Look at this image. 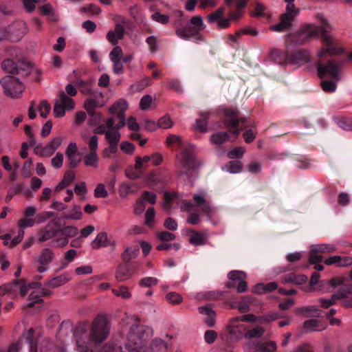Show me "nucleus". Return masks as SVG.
<instances>
[{
	"mask_svg": "<svg viewBox=\"0 0 352 352\" xmlns=\"http://www.w3.org/2000/svg\"><path fill=\"white\" fill-rule=\"evenodd\" d=\"M109 332L110 325L105 316H96L89 327L80 324L74 331L76 349L79 352H93L107 340Z\"/></svg>",
	"mask_w": 352,
	"mask_h": 352,
	"instance_id": "nucleus-1",
	"label": "nucleus"
},
{
	"mask_svg": "<svg viewBox=\"0 0 352 352\" xmlns=\"http://www.w3.org/2000/svg\"><path fill=\"white\" fill-rule=\"evenodd\" d=\"M126 323L130 327L124 344L125 349L129 352H139L153 337V329L149 326L141 324L134 317L128 318Z\"/></svg>",
	"mask_w": 352,
	"mask_h": 352,
	"instance_id": "nucleus-2",
	"label": "nucleus"
},
{
	"mask_svg": "<svg viewBox=\"0 0 352 352\" xmlns=\"http://www.w3.org/2000/svg\"><path fill=\"white\" fill-rule=\"evenodd\" d=\"M34 329L30 328L28 331L26 338L21 337L12 342L8 349V352L28 351V352H44L54 350V344L50 338H43L40 342L34 340Z\"/></svg>",
	"mask_w": 352,
	"mask_h": 352,
	"instance_id": "nucleus-3",
	"label": "nucleus"
},
{
	"mask_svg": "<svg viewBox=\"0 0 352 352\" xmlns=\"http://www.w3.org/2000/svg\"><path fill=\"white\" fill-rule=\"evenodd\" d=\"M224 113V123L230 128L231 132L237 136L240 131L245 129V131L243 134V138L246 143L252 142L256 135V131L253 128L248 129V126L241 123H244L247 121L246 118H238L239 111L236 109L226 108L223 110Z\"/></svg>",
	"mask_w": 352,
	"mask_h": 352,
	"instance_id": "nucleus-4",
	"label": "nucleus"
},
{
	"mask_svg": "<svg viewBox=\"0 0 352 352\" xmlns=\"http://www.w3.org/2000/svg\"><path fill=\"white\" fill-rule=\"evenodd\" d=\"M316 19L320 23V34L322 41L324 44H327V52L329 56H339L344 52V48L334 45L337 41L331 34L333 26L329 23L327 18L322 13L316 14Z\"/></svg>",
	"mask_w": 352,
	"mask_h": 352,
	"instance_id": "nucleus-5",
	"label": "nucleus"
},
{
	"mask_svg": "<svg viewBox=\"0 0 352 352\" xmlns=\"http://www.w3.org/2000/svg\"><path fill=\"white\" fill-rule=\"evenodd\" d=\"M287 3L285 12L280 16L278 23L272 25L270 30L283 32L292 29L293 22L300 13V10L294 4V0H284Z\"/></svg>",
	"mask_w": 352,
	"mask_h": 352,
	"instance_id": "nucleus-6",
	"label": "nucleus"
},
{
	"mask_svg": "<svg viewBox=\"0 0 352 352\" xmlns=\"http://www.w3.org/2000/svg\"><path fill=\"white\" fill-rule=\"evenodd\" d=\"M0 83L5 95L13 99L21 98L25 89L23 83L18 78L10 75L3 77L0 80Z\"/></svg>",
	"mask_w": 352,
	"mask_h": 352,
	"instance_id": "nucleus-7",
	"label": "nucleus"
},
{
	"mask_svg": "<svg viewBox=\"0 0 352 352\" xmlns=\"http://www.w3.org/2000/svg\"><path fill=\"white\" fill-rule=\"evenodd\" d=\"M342 65V62H336L333 60H329L325 64L318 62L316 64L318 75L320 78L329 76L335 81H340Z\"/></svg>",
	"mask_w": 352,
	"mask_h": 352,
	"instance_id": "nucleus-8",
	"label": "nucleus"
},
{
	"mask_svg": "<svg viewBox=\"0 0 352 352\" xmlns=\"http://www.w3.org/2000/svg\"><path fill=\"white\" fill-rule=\"evenodd\" d=\"M197 168L198 164L196 162L192 148L185 149L182 153L181 160L178 165V175H189Z\"/></svg>",
	"mask_w": 352,
	"mask_h": 352,
	"instance_id": "nucleus-9",
	"label": "nucleus"
},
{
	"mask_svg": "<svg viewBox=\"0 0 352 352\" xmlns=\"http://www.w3.org/2000/svg\"><path fill=\"white\" fill-rule=\"evenodd\" d=\"M74 100L68 96L64 91L58 94V98L55 100L54 106V114L56 118H62L65 115L66 111L74 109Z\"/></svg>",
	"mask_w": 352,
	"mask_h": 352,
	"instance_id": "nucleus-10",
	"label": "nucleus"
},
{
	"mask_svg": "<svg viewBox=\"0 0 352 352\" xmlns=\"http://www.w3.org/2000/svg\"><path fill=\"white\" fill-rule=\"evenodd\" d=\"M103 98L102 93L96 94L94 97L88 98L84 102V107L89 116L92 117L96 122H100L102 116L95 111L96 108L102 107L106 104V101L100 100Z\"/></svg>",
	"mask_w": 352,
	"mask_h": 352,
	"instance_id": "nucleus-11",
	"label": "nucleus"
},
{
	"mask_svg": "<svg viewBox=\"0 0 352 352\" xmlns=\"http://www.w3.org/2000/svg\"><path fill=\"white\" fill-rule=\"evenodd\" d=\"M320 29L314 24H306L302 28L293 34V41L299 44H303L309 41L314 37L318 36Z\"/></svg>",
	"mask_w": 352,
	"mask_h": 352,
	"instance_id": "nucleus-12",
	"label": "nucleus"
},
{
	"mask_svg": "<svg viewBox=\"0 0 352 352\" xmlns=\"http://www.w3.org/2000/svg\"><path fill=\"white\" fill-rule=\"evenodd\" d=\"M8 33V39L12 41H19L28 32V28L24 21H17L6 29Z\"/></svg>",
	"mask_w": 352,
	"mask_h": 352,
	"instance_id": "nucleus-13",
	"label": "nucleus"
},
{
	"mask_svg": "<svg viewBox=\"0 0 352 352\" xmlns=\"http://www.w3.org/2000/svg\"><path fill=\"white\" fill-rule=\"evenodd\" d=\"M185 21L183 19H179L174 23L176 34L184 40H190L192 36L197 35L199 32L192 26L190 23L184 25Z\"/></svg>",
	"mask_w": 352,
	"mask_h": 352,
	"instance_id": "nucleus-14",
	"label": "nucleus"
},
{
	"mask_svg": "<svg viewBox=\"0 0 352 352\" xmlns=\"http://www.w3.org/2000/svg\"><path fill=\"white\" fill-rule=\"evenodd\" d=\"M193 200L195 206L200 208L209 219L214 214V209L210 206V201L207 199V193L205 191L195 194Z\"/></svg>",
	"mask_w": 352,
	"mask_h": 352,
	"instance_id": "nucleus-15",
	"label": "nucleus"
},
{
	"mask_svg": "<svg viewBox=\"0 0 352 352\" xmlns=\"http://www.w3.org/2000/svg\"><path fill=\"white\" fill-rule=\"evenodd\" d=\"M54 223L50 222L38 231V241L39 242H45L53 239L59 232L55 229Z\"/></svg>",
	"mask_w": 352,
	"mask_h": 352,
	"instance_id": "nucleus-16",
	"label": "nucleus"
},
{
	"mask_svg": "<svg viewBox=\"0 0 352 352\" xmlns=\"http://www.w3.org/2000/svg\"><path fill=\"white\" fill-rule=\"evenodd\" d=\"M198 311L200 314L205 316L204 320L208 327L214 326L216 314L210 304L199 307Z\"/></svg>",
	"mask_w": 352,
	"mask_h": 352,
	"instance_id": "nucleus-17",
	"label": "nucleus"
},
{
	"mask_svg": "<svg viewBox=\"0 0 352 352\" xmlns=\"http://www.w3.org/2000/svg\"><path fill=\"white\" fill-rule=\"evenodd\" d=\"M290 59L291 63L301 65L310 62L311 54L307 50H297L290 56Z\"/></svg>",
	"mask_w": 352,
	"mask_h": 352,
	"instance_id": "nucleus-18",
	"label": "nucleus"
},
{
	"mask_svg": "<svg viewBox=\"0 0 352 352\" xmlns=\"http://www.w3.org/2000/svg\"><path fill=\"white\" fill-rule=\"evenodd\" d=\"M128 109V104L126 100L124 99H120L113 104L109 107V112L117 116L118 118H120L122 115L125 116V111Z\"/></svg>",
	"mask_w": 352,
	"mask_h": 352,
	"instance_id": "nucleus-19",
	"label": "nucleus"
},
{
	"mask_svg": "<svg viewBox=\"0 0 352 352\" xmlns=\"http://www.w3.org/2000/svg\"><path fill=\"white\" fill-rule=\"evenodd\" d=\"M208 240L206 232L192 230L189 234V242L196 246L206 244Z\"/></svg>",
	"mask_w": 352,
	"mask_h": 352,
	"instance_id": "nucleus-20",
	"label": "nucleus"
},
{
	"mask_svg": "<svg viewBox=\"0 0 352 352\" xmlns=\"http://www.w3.org/2000/svg\"><path fill=\"white\" fill-rule=\"evenodd\" d=\"M54 256V252L52 248H43L37 258V262L40 265H48L53 261Z\"/></svg>",
	"mask_w": 352,
	"mask_h": 352,
	"instance_id": "nucleus-21",
	"label": "nucleus"
},
{
	"mask_svg": "<svg viewBox=\"0 0 352 352\" xmlns=\"http://www.w3.org/2000/svg\"><path fill=\"white\" fill-rule=\"evenodd\" d=\"M296 312L300 315H302L305 317H321V311L318 309L317 306L315 305H309L300 307L296 309Z\"/></svg>",
	"mask_w": 352,
	"mask_h": 352,
	"instance_id": "nucleus-22",
	"label": "nucleus"
},
{
	"mask_svg": "<svg viewBox=\"0 0 352 352\" xmlns=\"http://www.w3.org/2000/svg\"><path fill=\"white\" fill-rule=\"evenodd\" d=\"M210 115V111L201 112L199 113L200 118L195 120V129L202 133L208 131V120Z\"/></svg>",
	"mask_w": 352,
	"mask_h": 352,
	"instance_id": "nucleus-23",
	"label": "nucleus"
},
{
	"mask_svg": "<svg viewBox=\"0 0 352 352\" xmlns=\"http://www.w3.org/2000/svg\"><path fill=\"white\" fill-rule=\"evenodd\" d=\"M77 87H78L80 91L85 95H94V92L92 89V82L91 80H83L82 79H77L74 82Z\"/></svg>",
	"mask_w": 352,
	"mask_h": 352,
	"instance_id": "nucleus-24",
	"label": "nucleus"
},
{
	"mask_svg": "<svg viewBox=\"0 0 352 352\" xmlns=\"http://www.w3.org/2000/svg\"><path fill=\"white\" fill-rule=\"evenodd\" d=\"M307 280V277L305 275H296L294 274H286L281 278L283 283H293L295 285H302Z\"/></svg>",
	"mask_w": 352,
	"mask_h": 352,
	"instance_id": "nucleus-25",
	"label": "nucleus"
},
{
	"mask_svg": "<svg viewBox=\"0 0 352 352\" xmlns=\"http://www.w3.org/2000/svg\"><path fill=\"white\" fill-rule=\"evenodd\" d=\"M63 137L54 138L50 142H49L45 146V154L46 157L52 155L56 150L60 146L63 142Z\"/></svg>",
	"mask_w": 352,
	"mask_h": 352,
	"instance_id": "nucleus-26",
	"label": "nucleus"
},
{
	"mask_svg": "<svg viewBox=\"0 0 352 352\" xmlns=\"http://www.w3.org/2000/svg\"><path fill=\"white\" fill-rule=\"evenodd\" d=\"M70 279L71 278L68 274H63L50 280L47 283V285L53 288L58 287L65 285L69 282Z\"/></svg>",
	"mask_w": 352,
	"mask_h": 352,
	"instance_id": "nucleus-27",
	"label": "nucleus"
},
{
	"mask_svg": "<svg viewBox=\"0 0 352 352\" xmlns=\"http://www.w3.org/2000/svg\"><path fill=\"white\" fill-rule=\"evenodd\" d=\"M272 56L279 64L291 63L290 56H288L287 52L285 51L274 50L272 52Z\"/></svg>",
	"mask_w": 352,
	"mask_h": 352,
	"instance_id": "nucleus-28",
	"label": "nucleus"
},
{
	"mask_svg": "<svg viewBox=\"0 0 352 352\" xmlns=\"http://www.w3.org/2000/svg\"><path fill=\"white\" fill-rule=\"evenodd\" d=\"M92 248L96 250L101 247H106L108 245L107 234L105 232L99 233L94 240L91 242Z\"/></svg>",
	"mask_w": 352,
	"mask_h": 352,
	"instance_id": "nucleus-29",
	"label": "nucleus"
},
{
	"mask_svg": "<svg viewBox=\"0 0 352 352\" xmlns=\"http://www.w3.org/2000/svg\"><path fill=\"white\" fill-rule=\"evenodd\" d=\"M99 162V157L97 152H89L86 154L84 157V163L85 166L98 168Z\"/></svg>",
	"mask_w": 352,
	"mask_h": 352,
	"instance_id": "nucleus-30",
	"label": "nucleus"
},
{
	"mask_svg": "<svg viewBox=\"0 0 352 352\" xmlns=\"http://www.w3.org/2000/svg\"><path fill=\"white\" fill-rule=\"evenodd\" d=\"M150 157L149 155H145L143 157H136L135 168L138 172H141L143 170L147 168L149 166Z\"/></svg>",
	"mask_w": 352,
	"mask_h": 352,
	"instance_id": "nucleus-31",
	"label": "nucleus"
},
{
	"mask_svg": "<svg viewBox=\"0 0 352 352\" xmlns=\"http://www.w3.org/2000/svg\"><path fill=\"white\" fill-rule=\"evenodd\" d=\"M340 300V299L337 292L331 295V298L329 299L324 298L318 299V302L320 303V306L324 309H327L332 305H336Z\"/></svg>",
	"mask_w": 352,
	"mask_h": 352,
	"instance_id": "nucleus-32",
	"label": "nucleus"
},
{
	"mask_svg": "<svg viewBox=\"0 0 352 352\" xmlns=\"http://www.w3.org/2000/svg\"><path fill=\"white\" fill-rule=\"evenodd\" d=\"M17 65L11 59H6L1 63L2 69L13 75L19 72V71H17Z\"/></svg>",
	"mask_w": 352,
	"mask_h": 352,
	"instance_id": "nucleus-33",
	"label": "nucleus"
},
{
	"mask_svg": "<svg viewBox=\"0 0 352 352\" xmlns=\"http://www.w3.org/2000/svg\"><path fill=\"white\" fill-rule=\"evenodd\" d=\"M131 276L129 268L126 265H120L117 268L116 278L119 281H124Z\"/></svg>",
	"mask_w": 352,
	"mask_h": 352,
	"instance_id": "nucleus-34",
	"label": "nucleus"
},
{
	"mask_svg": "<svg viewBox=\"0 0 352 352\" xmlns=\"http://www.w3.org/2000/svg\"><path fill=\"white\" fill-rule=\"evenodd\" d=\"M82 213L80 207L77 205H74L69 211V214H66L63 216V219L80 220L82 218Z\"/></svg>",
	"mask_w": 352,
	"mask_h": 352,
	"instance_id": "nucleus-35",
	"label": "nucleus"
},
{
	"mask_svg": "<svg viewBox=\"0 0 352 352\" xmlns=\"http://www.w3.org/2000/svg\"><path fill=\"white\" fill-rule=\"evenodd\" d=\"M139 254L138 247H130L127 248L125 251L122 254V258L128 262L131 259H133L138 256Z\"/></svg>",
	"mask_w": 352,
	"mask_h": 352,
	"instance_id": "nucleus-36",
	"label": "nucleus"
},
{
	"mask_svg": "<svg viewBox=\"0 0 352 352\" xmlns=\"http://www.w3.org/2000/svg\"><path fill=\"white\" fill-rule=\"evenodd\" d=\"M229 135L227 132H219L214 133L210 137V141L213 144L220 145L228 141Z\"/></svg>",
	"mask_w": 352,
	"mask_h": 352,
	"instance_id": "nucleus-37",
	"label": "nucleus"
},
{
	"mask_svg": "<svg viewBox=\"0 0 352 352\" xmlns=\"http://www.w3.org/2000/svg\"><path fill=\"white\" fill-rule=\"evenodd\" d=\"M265 333V329L262 327L252 328L245 333L244 337L247 339L260 338Z\"/></svg>",
	"mask_w": 352,
	"mask_h": 352,
	"instance_id": "nucleus-38",
	"label": "nucleus"
},
{
	"mask_svg": "<svg viewBox=\"0 0 352 352\" xmlns=\"http://www.w3.org/2000/svg\"><path fill=\"white\" fill-rule=\"evenodd\" d=\"M224 12L225 8L223 7L219 8L217 10L208 16V22L217 24L223 18Z\"/></svg>",
	"mask_w": 352,
	"mask_h": 352,
	"instance_id": "nucleus-39",
	"label": "nucleus"
},
{
	"mask_svg": "<svg viewBox=\"0 0 352 352\" xmlns=\"http://www.w3.org/2000/svg\"><path fill=\"white\" fill-rule=\"evenodd\" d=\"M150 349L152 351H164L168 350V346L163 340L155 338L151 343Z\"/></svg>",
	"mask_w": 352,
	"mask_h": 352,
	"instance_id": "nucleus-40",
	"label": "nucleus"
},
{
	"mask_svg": "<svg viewBox=\"0 0 352 352\" xmlns=\"http://www.w3.org/2000/svg\"><path fill=\"white\" fill-rule=\"evenodd\" d=\"M121 138V134L118 130H108L105 135V138L109 144H118Z\"/></svg>",
	"mask_w": 352,
	"mask_h": 352,
	"instance_id": "nucleus-41",
	"label": "nucleus"
},
{
	"mask_svg": "<svg viewBox=\"0 0 352 352\" xmlns=\"http://www.w3.org/2000/svg\"><path fill=\"white\" fill-rule=\"evenodd\" d=\"M322 261V256L316 251V248L312 245L310 248L309 252V262L311 264H318Z\"/></svg>",
	"mask_w": 352,
	"mask_h": 352,
	"instance_id": "nucleus-42",
	"label": "nucleus"
},
{
	"mask_svg": "<svg viewBox=\"0 0 352 352\" xmlns=\"http://www.w3.org/2000/svg\"><path fill=\"white\" fill-rule=\"evenodd\" d=\"M320 321L316 319H310L305 321L303 327L305 330L309 331H321L323 329L320 328Z\"/></svg>",
	"mask_w": 352,
	"mask_h": 352,
	"instance_id": "nucleus-43",
	"label": "nucleus"
},
{
	"mask_svg": "<svg viewBox=\"0 0 352 352\" xmlns=\"http://www.w3.org/2000/svg\"><path fill=\"white\" fill-rule=\"evenodd\" d=\"M17 66V71H19V72L15 74H19L23 76H27L30 74L33 69L30 63L27 62H21Z\"/></svg>",
	"mask_w": 352,
	"mask_h": 352,
	"instance_id": "nucleus-44",
	"label": "nucleus"
},
{
	"mask_svg": "<svg viewBox=\"0 0 352 352\" xmlns=\"http://www.w3.org/2000/svg\"><path fill=\"white\" fill-rule=\"evenodd\" d=\"M29 300H31L26 305L28 308H32L36 303H41L43 302L42 294L40 291H34L29 296Z\"/></svg>",
	"mask_w": 352,
	"mask_h": 352,
	"instance_id": "nucleus-45",
	"label": "nucleus"
},
{
	"mask_svg": "<svg viewBox=\"0 0 352 352\" xmlns=\"http://www.w3.org/2000/svg\"><path fill=\"white\" fill-rule=\"evenodd\" d=\"M337 82L333 79L322 80L321 82V87L324 91L332 93L336 90Z\"/></svg>",
	"mask_w": 352,
	"mask_h": 352,
	"instance_id": "nucleus-46",
	"label": "nucleus"
},
{
	"mask_svg": "<svg viewBox=\"0 0 352 352\" xmlns=\"http://www.w3.org/2000/svg\"><path fill=\"white\" fill-rule=\"evenodd\" d=\"M112 292L115 296L123 299H129L131 296L129 289L125 286H120L118 289H112Z\"/></svg>",
	"mask_w": 352,
	"mask_h": 352,
	"instance_id": "nucleus-47",
	"label": "nucleus"
},
{
	"mask_svg": "<svg viewBox=\"0 0 352 352\" xmlns=\"http://www.w3.org/2000/svg\"><path fill=\"white\" fill-rule=\"evenodd\" d=\"M37 109L40 116L43 118H46L51 111V105L46 100H43L37 107Z\"/></svg>",
	"mask_w": 352,
	"mask_h": 352,
	"instance_id": "nucleus-48",
	"label": "nucleus"
},
{
	"mask_svg": "<svg viewBox=\"0 0 352 352\" xmlns=\"http://www.w3.org/2000/svg\"><path fill=\"white\" fill-rule=\"evenodd\" d=\"M79 11L81 13L89 12L98 15L101 12V9L94 3H89L80 8Z\"/></svg>",
	"mask_w": 352,
	"mask_h": 352,
	"instance_id": "nucleus-49",
	"label": "nucleus"
},
{
	"mask_svg": "<svg viewBox=\"0 0 352 352\" xmlns=\"http://www.w3.org/2000/svg\"><path fill=\"white\" fill-rule=\"evenodd\" d=\"M85 140H86L87 144L89 147V152H97L98 148V138L97 135H92L89 138H85L83 136Z\"/></svg>",
	"mask_w": 352,
	"mask_h": 352,
	"instance_id": "nucleus-50",
	"label": "nucleus"
},
{
	"mask_svg": "<svg viewBox=\"0 0 352 352\" xmlns=\"http://www.w3.org/2000/svg\"><path fill=\"white\" fill-rule=\"evenodd\" d=\"M0 238L4 241V244L6 245H9L10 248L14 247L15 245L19 244L23 239L21 237L16 236L12 239L10 242H9L10 240L11 239V236L10 234L2 235L1 236Z\"/></svg>",
	"mask_w": 352,
	"mask_h": 352,
	"instance_id": "nucleus-51",
	"label": "nucleus"
},
{
	"mask_svg": "<svg viewBox=\"0 0 352 352\" xmlns=\"http://www.w3.org/2000/svg\"><path fill=\"white\" fill-rule=\"evenodd\" d=\"M155 212L153 207L148 208L145 214V224L148 227H153L155 224Z\"/></svg>",
	"mask_w": 352,
	"mask_h": 352,
	"instance_id": "nucleus-52",
	"label": "nucleus"
},
{
	"mask_svg": "<svg viewBox=\"0 0 352 352\" xmlns=\"http://www.w3.org/2000/svg\"><path fill=\"white\" fill-rule=\"evenodd\" d=\"M190 24L193 26L196 30L199 32L200 30L204 29V25L202 20V18L199 16L196 15L192 16L190 20Z\"/></svg>",
	"mask_w": 352,
	"mask_h": 352,
	"instance_id": "nucleus-53",
	"label": "nucleus"
},
{
	"mask_svg": "<svg viewBox=\"0 0 352 352\" xmlns=\"http://www.w3.org/2000/svg\"><path fill=\"white\" fill-rule=\"evenodd\" d=\"M166 299L173 305H179L182 302V296L176 292L168 293L166 296Z\"/></svg>",
	"mask_w": 352,
	"mask_h": 352,
	"instance_id": "nucleus-54",
	"label": "nucleus"
},
{
	"mask_svg": "<svg viewBox=\"0 0 352 352\" xmlns=\"http://www.w3.org/2000/svg\"><path fill=\"white\" fill-rule=\"evenodd\" d=\"M316 248V251L319 253H331L336 250V248L333 245L331 244H318L314 245Z\"/></svg>",
	"mask_w": 352,
	"mask_h": 352,
	"instance_id": "nucleus-55",
	"label": "nucleus"
},
{
	"mask_svg": "<svg viewBox=\"0 0 352 352\" xmlns=\"http://www.w3.org/2000/svg\"><path fill=\"white\" fill-rule=\"evenodd\" d=\"M151 17L152 20H153L159 23L163 24V25L168 23L169 21V16L168 15L162 14L159 12H156L153 13Z\"/></svg>",
	"mask_w": 352,
	"mask_h": 352,
	"instance_id": "nucleus-56",
	"label": "nucleus"
},
{
	"mask_svg": "<svg viewBox=\"0 0 352 352\" xmlns=\"http://www.w3.org/2000/svg\"><path fill=\"white\" fill-rule=\"evenodd\" d=\"M173 121L168 116H164L159 119L157 126L164 129H169L173 126Z\"/></svg>",
	"mask_w": 352,
	"mask_h": 352,
	"instance_id": "nucleus-57",
	"label": "nucleus"
},
{
	"mask_svg": "<svg viewBox=\"0 0 352 352\" xmlns=\"http://www.w3.org/2000/svg\"><path fill=\"white\" fill-rule=\"evenodd\" d=\"M122 48L116 45L109 54V58L111 61L122 60Z\"/></svg>",
	"mask_w": 352,
	"mask_h": 352,
	"instance_id": "nucleus-58",
	"label": "nucleus"
},
{
	"mask_svg": "<svg viewBox=\"0 0 352 352\" xmlns=\"http://www.w3.org/2000/svg\"><path fill=\"white\" fill-rule=\"evenodd\" d=\"M124 37L122 36L117 35L116 32L113 30H109L107 34V38L109 43H111L113 45H116L118 44L120 40H122Z\"/></svg>",
	"mask_w": 352,
	"mask_h": 352,
	"instance_id": "nucleus-59",
	"label": "nucleus"
},
{
	"mask_svg": "<svg viewBox=\"0 0 352 352\" xmlns=\"http://www.w3.org/2000/svg\"><path fill=\"white\" fill-rule=\"evenodd\" d=\"M113 20L115 22V25H120L125 28H129L130 24L128 19L120 14L115 15Z\"/></svg>",
	"mask_w": 352,
	"mask_h": 352,
	"instance_id": "nucleus-60",
	"label": "nucleus"
},
{
	"mask_svg": "<svg viewBox=\"0 0 352 352\" xmlns=\"http://www.w3.org/2000/svg\"><path fill=\"white\" fill-rule=\"evenodd\" d=\"M157 237L162 241L168 242L173 241L175 239V235L168 231H162L157 234Z\"/></svg>",
	"mask_w": 352,
	"mask_h": 352,
	"instance_id": "nucleus-61",
	"label": "nucleus"
},
{
	"mask_svg": "<svg viewBox=\"0 0 352 352\" xmlns=\"http://www.w3.org/2000/svg\"><path fill=\"white\" fill-rule=\"evenodd\" d=\"M72 332V327L71 325L67 324H61L57 334L59 339L64 338L65 336L69 335Z\"/></svg>",
	"mask_w": 352,
	"mask_h": 352,
	"instance_id": "nucleus-62",
	"label": "nucleus"
},
{
	"mask_svg": "<svg viewBox=\"0 0 352 352\" xmlns=\"http://www.w3.org/2000/svg\"><path fill=\"white\" fill-rule=\"evenodd\" d=\"M337 294L340 300L347 298L349 295H352V284L345 285L344 287L338 291Z\"/></svg>",
	"mask_w": 352,
	"mask_h": 352,
	"instance_id": "nucleus-63",
	"label": "nucleus"
},
{
	"mask_svg": "<svg viewBox=\"0 0 352 352\" xmlns=\"http://www.w3.org/2000/svg\"><path fill=\"white\" fill-rule=\"evenodd\" d=\"M338 126L345 131H352V119L344 118L340 119L338 122Z\"/></svg>",
	"mask_w": 352,
	"mask_h": 352,
	"instance_id": "nucleus-64",
	"label": "nucleus"
}]
</instances>
